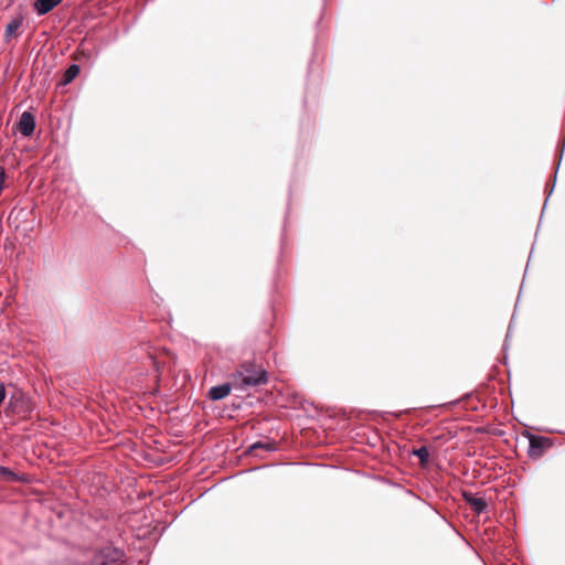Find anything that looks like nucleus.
I'll return each instance as SVG.
<instances>
[{
	"mask_svg": "<svg viewBox=\"0 0 565 565\" xmlns=\"http://www.w3.org/2000/svg\"><path fill=\"white\" fill-rule=\"evenodd\" d=\"M267 382V373L262 366L244 363L233 375V385L239 390L258 386Z\"/></svg>",
	"mask_w": 565,
	"mask_h": 565,
	"instance_id": "nucleus-1",
	"label": "nucleus"
},
{
	"mask_svg": "<svg viewBox=\"0 0 565 565\" xmlns=\"http://www.w3.org/2000/svg\"><path fill=\"white\" fill-rule=\"evenodd\" d=\"M89 565H127L126 555L121 548L107 545L94 555Z\"/></svg>",
	"mask_w": 565,
	"mask_h": 565,
	"instance_id": "nucleus-2",
	"label": "nucleus"
},
{
	"mask_svg": "<svg viewBox=\"0 0 565 565\" xmlns=\"http://www.w3.org/2000/svg\"><path fill=\"white\" fill-rule=\"evenodd\" d=\"M526 436L530 441L527 455L532 459L542 457L544 450L552 446L551 440L546 437L535 436L533 434H527Z\"/></svg>",
	"mask_w": 565,
	"mask_h": 565,
	"instance_id": "nucleus-3",
	"label": "nucleus"
},
{
	"mask_svg": "<svg viewBox=\"0 0 565 565\" xmlns=\"http://www.w3.org/2000/svg\"><path fill=\"white\" fill-rule=\"evenodd\" d=\"M9 408L19 415H24L31 411V407L29 405V401L25 398V396L21 393L13 394L10 396L9 399Z\"/></svg>",
	"mask_w": 565,
	"mask_h": 565,
	"instance_id": "nucleus-4",
	"label": "nucleus"
},
{
	"mask_svg": "<svg viewBox=\"0 0 565 565\" xmlns=\"http://www.w3.org/2000/svg\"><path fill=\"white\" fill-rule=\"evenodd\" d=\"M18 128H19V131L24 137H30L34 132V129H35L34 116L29 111L22 113V115L18 121Z\"/></svg>",
	"mask_w": 565,
	"mask_h": 565,
	"instance_id": "nucleus-5",
	"label": "nucleus"
},
{
	"mask_svg": "<svg viewBox=\"0 0 565 565\" xmlns=\"http://www.w3.org/2000/svg\"><path fill=\"white\" fill-rule=\"evenodd\" d=\"M231 390H232V384H230V383H224L222 385L213 386L209 391V397L212 401L223 399L231 393Z\"/></svg>",
	"mask_w": 565,
	"mask_h": 565,
	"instance_id": "nucleus-6",
	"label": "nucleus"
},
{
	"mask_svg": "<svg viewBox=\"0 0 565 565\" xmlns=\"http://www.w3.org/2000/svg\"><path fill=\"white\" fill-rule=\"evenodd\" d=\"M62 0H36L34 2V10L39 15H44L57 7Z\"/></svg>",
	"mask_w": 565,
	"mask_h": 565,
	"instance_id": "nucleus-7",
	"label": "nucleus"
},
{
	"mask_svg": "<svg viewBox=\"0 0 565 565\" xmlns=\"http://www.w3.org/2000/svg\"><path fill=\"white\" fill-rule=\"evenodd\" d=\"M258 449H264L266 451H275L276 444L271 441H256L249 446V452H256Z\"/></svg>",
	"mask_w": 565,
	"mask_h": 565,
	"instance_id": "nucleus-8",
	"label": "nucleus"
},
{
	"mask_svg": "<svg viewBox=\"0 0 565 565\" xmlns=\"http://www.w3.org/2000/svg\"><path fill=\"white\" fill-rule=\"evenodd\" d=\"M81 68L77 64H72L67 67L63 75V84H70L79 73Z\"/></svg>",
	"mask_w": 565,
	"mask_h": 565,
	"instance_id": "nucleus-9",
	"label": "nucleus"
},
{
	"mask_svg": "<svg viewBox=\"0 0 565 565\" xmlns=\"http://www.w3.org/2000/svg\"><path fill=\"white\" fill-rule=\"evenodd\" d=\"M22 24V20L21 19H12L8 24H7V28H6V32H4V36H6V40H9L10 38L13 36V34L18 31V29L21 26Z\"/></svg>",
	"mask_w": 565,
	"mask_h": 565,
	"instance_id": "nucleus-10",
	"label": "nucleus"
},
{
	"mask_svg": "<svg viewBox=\"0 0 565 565\" xmlns=\"http://www.w3.org/2000/svg\"><path fill=\"white\" fill-rule=\"evenodd\" d=\"M0 478L8 480V481H20L21 480L19 475H17L12 470H10L9 468L3 467V466H0Z\"/></svg>",
	"mask_w": 565,
	"mask_h": 565,
	"instance_id": "nucleus-11",
	"label": "nucleus"
},
{
	"mask_svg": "<svg viewBox=\"0 0 565 565\" xmlns=\"http://www.w3.org/2000/svg\"><path fill=\"white\" fill-rule=\"evenodd\" d=\"M487 507H488L487 501L483 498H476V500H473L470 505L472 511L477 514L483 513L486 511Z\"/></svg>",
	"mask_w": 565,
	"mask_h": 565,
	"instance_id": "nucleus-12",
	"label": "nucleus"
},
{
	"mask_svg": "<svg viewBox=\"0 0 565 565\" xmlns=\"http://www.w3.org/2000/svg\"><path fill=\"white\" fill-rule=\"evenodd\" d=\"M412 454L419 459L422 465H426L428 462L429 451H428L427 447L423 446L417 449H414L412 451Z\"/></svg>",
	"mask_w": 565,
	"mask_h": 565,
	"instance_id": "nucleus-13",
	"label": "nucleus"
},
{
	"mask_svg": "<svg viewBox=\"0 0 565 565\" xmlns=\"http://www.w3.org/2000/svg\"><path fill=\"white\" fill-rule=\"evenodd\" d=\"M462 498H463V500L466 501L467 504L471 505V502L473 500H476L477 497L472 492L463 491L462 492Z\"/></svg>",
	"mask_w": 565,
	"mask_h": 565,
	"instance_id": "nucleus-14",
	"label": "nucleus"
},
{
	"mask_svg": "<svg viewBox=\"0 0 565 565\" xmlns=\"http://www.w3.org/2000/svg\"><path fill=\"white\" fill-rule=\"evenodd\" d=\"M6 396H7V393H6V387L4 385L1 383L0 384V405L3 403V401L6 399Z\"/></svg>",
	"mask_w": 565,
	"mask_h": 565,
	"instance_id": "nucleus-15",
	"label": "nucleus"
},
{
	"mask_svg": "<svg viewBox=\"0 0 565 565\" xmlns=\"http://www.w3.org/2000/svg\"><path fill=\"white\" fill-rule=\"evenodd\" d=\"M563 152H564V147L561 149V153H559V159H558L557 167H558V166H559V163H561Z\"/></svg>",
	"mask_w": 565,
	"mask_h": 565,
	"instance_id": "nucleus-16",
	"label": "nucleus"
},
{
	"mask_svg": "<svg viewBox=\"0 0 565 565\" xmlns=\"http://www.w3.org/2000/svg\"><path fill=\"white\" fill-rule=\"evenodd\" d=\"M510 333H511V324L509 326L508 333H507V337H505V341L509 339Z\"/></svg>",
	"mask_w": 565,
	"mask_h": 565,
	"instance_id": "nucleus-17",
	"label": "nucleus"
}]
</instances>
